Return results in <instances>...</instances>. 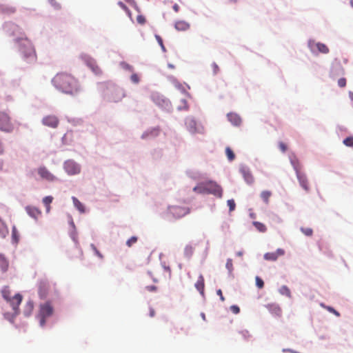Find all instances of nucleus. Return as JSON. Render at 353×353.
I'll return each mask as SVG.
<instances>
[{
	"mask_svg": "<svg viewBox=\"0 0 353 353\" xmlns=\"http://www.w3.org/2000/svg\"><path fill=\"white\" fill-rule=\"evenodd\" d=\"M227 117L229 121L235 126H239L242 122L240 116L234 112L228 113Z\"/></svg>",
	"mask_w": 353,
	"mask_h": 353,
	"instance_id": "nucleus-18",
	"label": "nucleus"
},
{
	"mask_svg": "<svg viewBox=\"0 0 353 353\" xmlns=\"http://www.w3.org/2000/svg\"><path fill=\"white\" fill-rule=\"evenodd\" d=\"M185 124L190 132H194L196 128V122L194 120L188 119L186 120Z\"/></svg>",
	"mask_w": 353,
	"mask_h": 353,
	"instance_id": "nucleus-27",
	"label": "nucleus"
},
{
	"mask_svg": "<svg viewBox=\"0 0 353 353\" xmlns=\"http://www.w3.org/2000/svg\"><path fill=\"white\" fill-rule=\"evenodd\" d=\"M22 296L20 294H16L14 296L11 297L8 301L12 306L15 313H18L19 306L22 301Z\"/></svg>",
	"mask_w": 353,
	"mask_h": 353,
	"instance_id": "nucleus-15",
	"label": "nucleus"
},
{
	"mask_svg": "<svg viewBox=\"0 0 353 353\" xmlns=\"http://www.w3.org/2000/svg\"><path fill=\"white\" fill-rule=\"evenodd\" d=\"M91 248L93 250V251L94 252L95 254L99 258H100L101 259L103 258V256L102 255V254L97 250V248H96V246L94 244L91 245Z\"/></svg>",
	"mask_w": 353,
	"mask_h": 353,
	"instance_id": "nucleus-42",
	"label": "nucleus"
},
{
	"mask_svg": "<svg viewBox=\"0 0 353 353\" xmlns=\"http://www.w3.org/2000/svg\"><path fill=\"white\" fill-rule=\"evenodd\" d=\"M291 163L296 171V176L301 186L306 191L310 190L308 181L305 174L301 171V165L297 159H291Z\"/></svg>",
	"mask_w": 353,
	"mask_h": 353,
	"instance_id": "nucleus-5",
	"label": "nucleus"
},
{
	"mask_svg": "<svg viewBox=\"0 0 353 353\" xmlns=\"http://www.w3.org/2000/svg\"><path fill=\"white\" fill-rule=\"evenodd\" d=\"M193 252V248L191 246H187L185 249V252L187 255L190 256Z\"/></svg>",
	"mask_w": 353,
	"mask_h": 353,
	"instance_id": "nucleus-47",
	"label": "nucleus"
},
{
	"mask_svg": "<svg viewBox=\"0 0 353 353\" xmlns=\"http://www.w3.org/2000/svg\"><path fill=\"white\" fill-rule=\"evenodd\" d=\"M350 97L353 100V92H350Z\"/></svg>",
	"mask_w": 353,
	"mask_h": 353,
	"instance_id": "nucleus-60",
	"label": "nucleus"
},
{
	"mask_svg": "<svg viewBox=\"0 0 353 353\" xmlns=\"http://www.w3.org/2000/svg\"><path fill=\"white\" fill-rule=\"evenodd\" d=\"M321 306L325 308L327 310H328L329 312L333 313L334 315H336V316H340V314L339 312H337L336 310H334L333 307H330V306H327L325 305V304L323 303H321Z\"/></svg>",
	"mask_w": 353,
	"mask_h": 353,
	"instance_id": "nucleus-34",
	"label": "nucleus"
},
{
	"mask_svg": "<svg viewBox=\"0 0 353 353\" xmlns=\"http://www.w3.org/2000/svg\"><path fill=\"white\" fill-rule=\"evenodd\" d=\"M42 123L43 125L55 128L58 126L59 119L56 116L54 115H48L43 117L42 120Z\"/></svg>",
	"mask_w": 353,
	"mask_h": 353,
	"instance_id": "nucleus-13",
	"label": "nucleus"
},
{
	"mask_svg": "<svg viewBox=\"0 0 353 353\" xmlns=\"http://www.w3.org/2000/svg\"><path fill=\"white\" fill-rule=\"evenodd\" d=\"M225 154L230 161H232L234 159L235 155L232 149L229 147L225 148Z\"/></svg>",
	"mask_w": 353,
	"mask_h": 353,
	"instance_id": "nucleus-33",
	"label": "nucleus"
},
{
	"mask_svg": "<svg viewBox=\"0 0 353 353\" xmlns=\"http://www.w3.org/2000/svg\"><path fill=\"white\" fill-rule=\"evenodd\" d=\"M279 148L283 152H285L288 149L287 145L283 142H279Z\"/></svg>",
	"mask_w": 353,
	"mask_h": 353,
	"instance_id": "nucleus-45",
	"label": "nucleus"
},
{
	"mask_svg": "<svg viewBox=\"0 0 353 353\" xmlns=\"http://www.w3.org/2000/svg\"><path fill=\"white\" fill-rule=\"evenodd\" d=\"M12 240L17 243L19 240V234L15 226L12 227Z\"/></svg>",
	"mask_w": 353,
	"mask_h": 353,
	"instance_id": "nucleus-31",
	"label": "nucleus"
},
{
	"mask_svg": "<svg viewBox=\"0 0 353 353\" xmlns=\"http://www.w3.org/2000/svg\"><path fill=\"white\" fill-rule=\"evenodd\" d=\"M230 310L234 314H238L240 312V309L237 305H232Z\"/></svg>",
	"mask_w": 353,
	"mask_h": 353,
	"instance_id": "nucleus-46",
	"label": "nucleus"
},
{
	"mask_svg": "<svg viewBox=\"0 0 353 353\" xmlns=\"http://www.w3.org/2000/svg\"><path fill=\"white\" fill-rule=\"evenodd\" d=\"M158 134H159V129L158 128H153L151 130L145 132L142 135V137L145 138V137H148L149 136H154V137H155V136H157Z\"/></svg>",
	"mask_w": 353,
	"mask_h": 353,
	"instance_id": "nucleus-30",
	"label": "nucleus"
},
{
	"mask_svg": "<svg viewBox=\"0 0 353 353\" xmlns=\"http://www.w3.org/2000/svg\"><path fill=\"white\" fill-rule=\"evenodd\" d=\"M63 168L69 175L78 174L81 172L80 165L73 160H68L65 161Z\"/></svg>",
	"mask_w": 353,
	"mask_h": 353,
	"instance_id": "nucleus-8",
	"label": "nucleus"
},
{
	"mask_svg": "<svg viewBox=\"0 0 353 353\" xmlns=\"http://www.w3.org/2000/svg\"><path fill=\"white\" fill-rule=\"evenodd\" d=\"M137 21L138 23L143 25L145 23L146 20L144 16L138 15L137 17Z\"/></svg>",
	"mask_w": 353,
	"mask_h": 353,
	"instance_id": "nucleus-43",
	"label": "nucleus"
},
{
	"mask_svg": "<svg viewBox=\"0 0 353 353\" xmlns=\"http://www.w3.org/2000/svg\"><path fill=\"white\" fill-rule=\"evenodd\" d=\"M26 211L28 214V215L34 219H37L41 214V211L34 206H27L26 208Z\"/></svg>",
	"mask_w": 353,
	"mask_h": 353,
	"instance_id": "nucleus-17",
	"label": "nucleus"
},
{
	"mask_svg": "<svg viewBox=\"0 0 353 353\" xmlns=\"http://www.w3.org/2000/svg\"><path fill=\"white\" fill-rule=\"evenodd\" d=\"M301 232L306 236H310L312 235L313 234V230L312 229L310 228H301Z\"/></svg>",
	"mask_w": 353,
	"mask_h": 353,
	"instance_id": "nucleus-36",
	"label": "nucleus"
},
{
	"mask_svg": "<svg viewBox=\"0 0 353 353\" xmlns=\"http://www.w3.org/2000/svg\"><path fill=\"white\" fill-rule=\"evenodd\" d=\"M256 285L259 288V289H261L263 288L264 286V282L259 277V276H256Z\"/></svg>",
	"mask_w": 353,
	"mask_h": 353,
	"instance_id": "nucleus-39",
	"label": "nucleus"
},
{
	"mask_svg": "<svg viewBox=\"0 0 353 353\" xmlns=\"http://www.w3.org/2000/svg\"><path fill=\"white\" fill-rule=\"evenodd\" d=\"M37 173L40 178L48 182H52L57 180V177L50 172L45 166H40L37 169Z\"/></svg>",
	"mask_w": 353,
	"mask_h": 353,
	"instance_id": "nucleus-10",
	"label": "nucleus"
},
{
	"mask_svg": "<svg viewBox=\"0 0 353 353\" xmlns=\"http://www.w3.org/2000/svg\"><path fill=\"white\" fill-rule=\"evenodd\" d=\"M195 288L202 295L204 294V278L201 274L199 276L197 281L195 283Z\"/></svg>",
	"mask_w": 353,
	"mask_h": 353,
	"instance_id": "nucleus-22",
	"label": "nucleus"
},
{
	"mask_svg": "<svg viewBox=\"0 0 353 353\" xmlns=\"http://www.w3.org/2000/svg\"><path fill=\"white\" fill-rule=\"evenodd\" d=\"M253 224L255 228L261 232H265L267 230L266 226L262 223L254 221Z\"/></svg>",
	"mask_w": 353,
	"mask_h": 353,
	"instance_id": "nucleus-29",
	"label": "nucleus"
},
{
	"mask_svg": "<svg viewBox=\"0 0 353 353\" xmlns=\"http://www.w3.org/2000/svg\"><path fill=\"white\" fill-rule=\"evenodd\" d=\"M53 197L51 196H47L43 199V203L46 208V212L48 213L50 211V204L52 202Z\"/></svg>",
	"mask_w": 353,
	"mask_h": 353,
	"instance_id": "nucleus-25",
	"label": "nucleus"
},
{
	"mask_svg": "<svg viewBox=\"0 0 353 353\" xmlns=\"http://www.w3.org/2000/svg\"><path fill=\"white\" fill-rule=\"evenodd\" d=\"M271 195H272V192L270 191H268V190L263 191L261 193V197L265 203H268L269 199L271 196Z\"/></svg>",
	"mask_w": 353,
	"mask_h": 353,
	"instance_id": "nucleus-28",
	"label": "nucleus"
},
{
	"mask_svg": "<svg viewBox=\"0 0 353 353\" xmlns=\"http://www.w3.org/2000/svg\"><path fill=\"white\" fill-rule=\"evenodd\" d=\"M284 254L285 251L281 248H279L275 252L265 253L264 254V259L267 261H275L279 256H283Z\"/></svg>",
	"mask_w": 353,
	"mask_h": 353,
	"instance_id": "nucleus-16",
	"label": "nucleus"
},
{
	"mask_svg": "<svg viewBox=\"0 0 353 353\" xmlns=\"http://www.w3.org/2000/svg\"><path fill=\"white\" fill-rule=\"evenodd\" d=\"M145 289L149 292H155L157 291V288L155 285H148L145 287Z\"/></svg>",
	"mask_w": 353,
	"mask_h": 353,
	"instance_id": "nucleus-49",
	"label": "nucleus"
},
{
	"mask_svg": "<svg viewBox=\"0 0 353 353\" xmlns=\"http://www.w3.org/2000/svg\"><path fill=\"white\" fill-rule=\"evenodd\" d=\"M216 294L220 296V299H221V300L222 301H223L225 300V299H224V297H223V294H222V291H221V290H220V289H219V290H218L216 291Z\"/></svg>",
	"mask_w": 353,
	"mask_h": 353,
	"instance_id": "nucleus-54",
	"label": "nucleus"
},
{
	"mask_svg": "<svg viewBox=\"0 0 353 353\" xmlns=\"http://www.w3.org/2000/svg\"><path fill=\"white\" fill-rule=\"evenodd\" d=\"M175 28L179 31H185L190 28V24L185 21H178L175 23Z\"/></svg>",
	"mask_w": 353,
	"mask_h": 353,
	"instance_id": "nucleus-21",
	"label": "nucleus"
},
{
	"mask_svg": "<svg viewBox=\"0 0 353 353\" xmlns=\"http://www.w3.org/2000/svg\"><path fill=\"white\" fill-rule=\"evenodd\" d=\"M3 168V161H0V170Z\"/></svg>",
	"mask_w": 353,
	"mask_h": 353,
	"instance_id": "nucleus-59",
	"label": "nucleus"
},
{
	"mask_svg": "<svg viewBox=\"0 0 353 353\" xmlns=\"http://www.w3.org/2000/svg\"><path fill=\"white\" fill-rule=\"evenodd\" d=\"M5 148L4 145L2 141L0 139V155H2L4 154Z\"/></svg>",
	"mask_w": 353,
	"mask_h": 353,
	"instance_id": "nucleus-52",
	"label": "nucleus"
},
{
	"mask_svg": "<svg viewBox=\"0 0 353 353\" xmlns=\"http://www.w3.org/2000/svg\"><path fill=\"white\" fill-rule=\"evenodd\" d=\"M212 67L213 68L214 73L216 74L219 70V66L217 65V64L216 63H213L212 64Z\"/></svg>",
	"mask_w": 353,
	"mask_h": 353,
	"instance_id": "nucleus-53",
	"label": "nucleus"
},
{
	"mask_svg": "<svg viewBox=\"0 0 353 353\" xmlns=\"http://www.w3.org/2000/svg\"><path fill=\"white\" fill-rule=\"evenodd\" d=\"M84 61L86 65L92 70V72L97 76L102 74V70L97 63L96 61L90 57H85Z\"/></svg>",
	"mask_w": 353,
	"mask_h": 353,
	"instance_id": "nucleus-11",
	"label": "nucleus"
},
{
	"mask_svg": "<svg viewBox=\"0 0 353 353\" xmlns=\"http://www.w3.org/2000/svg\"><path fill=\"white\" fill-rule=\"evenodd\" d=\"M52 83L57 90L67 94L73 95L80 90L78 80L67 72L57 73L52 79Z\"/></svg>",
	"mask_w": 353,
	"mask_h": 353,
	"instance_id": "nucleus-1",
	"label": "nucleus"
},
{
	"mask_svg": "<svg viewBox=\"0 0 353 353\" xmlns=\"http://www.w3.org/2000/svg\"><path fill=\"white\" fill-rule=\"evenodd\" d=\"M19 51L21 59L26 63L32 64L37 61V56L31 41L27 39L20 40Z\"/></svg>",
	"mask_w": 353,
	"mask_h": 353,
	"instance_id": "nucleus-2",
	"label": "nucleus"
},
{
	"mask_svg": "<svg viewBox=\"0 0 353 353\" xmlns=\"http://www.w3.org/2000/svg\"><path fill=\"white\" fill-rule=\"evenodd\" d=\"M265 307L273 316L276 317H281L282 316V309L278 303H268Z\"/></svg>",
	"mask_w": 353,
	"mask_h": 353,
	"instance_id": "nucleus-12",
	"label": "nucleus"
},
{
	"mask_svg": "<svg viewBox=\"0 0 353 353\" xmlns=\"http://www.w3.org/2000/svg\"><path fill=\"white\" fill-rule=\"evenodd\" d=\"M173 10L176 12H178L179 10V6L178 4L175 3L174 6H173Z\"/></svg>",
	"mask_w": 353,
	"mask_h": 353,
	"instance_id": "nucleus-57",
	"label": "nucleus"
},
{
	"mask_svg": "<svg viewBox=\"0 0 353 353\" xmlns=\"http://www.w3.org/2000/svg\"><path fill=\"white\" fill-rule=\"evenodd\" d=\"M130 80L132 81V82H133L134 83H139V81H140V79H139V77L138 76L137 74L136 73H132L131 77H130Z\"/></svg>",
	"mask_w": 353,
	"mask_h": 353,
	"instance_id": "nucleus-41",
	"label": "nucleus"
},
{
	"mask_svg": "<svg viewBox=\"0 0 353 353\" xmlns=\"http://www.w3.org/2000/svg\"><path fill=\"white\" fill-rule=\"evenodd\" d=\"M120 66L123 70H124L125 71H128L130 72H132L134 71L133 67L126 62H124V61L121 62Z\"/></svg>",
	"mask_w": 353,
	"mask_h": 353,
	"instance_id": "nucleus-32",
	"label": "nucleus"
},
{
	"mask_svg": "<svg viewBox=\"0 0 353 353\" xmlns=\"http://www.w3.org/2000/svg\"><path fill=\"white\" fill-rule=\"evenodd\" d=\"M155 37H156V39H157V40L158 43H159V45L161 46L162 49H163V50H165V47H164V46H163V40H162V39L161 38V37H160V36H159V35H156V36H155Z\"/></svg>",
	"mask_w": 353,
	"mask_h": 353,
	"instance_id": "nucleus-48",
	"label": "nucleus"
},
{
	"mask_svg": "<svg viewBox=\"0 0 353 353\" xmlns=\"http://www.w3.org/2000/svg\"><path fill=\"white\" fill-rule=\"evenodd\" d=\"M14 126L9 114L0 111V130L5 132H12Z\"/></svg>",
	"mask_w": 353,
	"mask_h": 353,
	"instance_id": "nucleus-6",
	"label": "nucleus"
},
{
	"mask_svg": "<svg viewBox=\"0 0 353 353\" xmlns=\"http://www.w3.org/2000/svg\"><path fill=\"white\" fill-rule=\"evenodd\" d=\"M236 255L239 256H241L243 255V252L240 251L236 253Z\"/></svg>",
	"mask_w": 353,
	"mask_h": 353,
	"instance_id": "nucleus-58",
	"label": "nucleus"
},
{
	"mask_svg": "<svg viewBox=\"0 0 353 353\" xmlns=\"http://www.w3.org/2000/svg\"><path fill=\"white\" fill-rule=\"evenodd\" d=\"M50 283L46 279H41L38 283V293L41 299L47 297L50 290Z\"/></svg>",
	"mask_w": 353,
	"mask_h": 353,
	"instance_id": "nucleus-9",
	"label": "nucleus"
},
{
	"mask_svg": "<svg viewBox=\"0 0 353 353\" xmlns=\"http://www.w3.org/2000/svg\"><path fill=\"white\" fill-rule=\"evenodd\" d=\"M181 103H183V105H181L179 107V109H185L187 110L188 108L187 101L185 99L181 100Z\"/></svg>",
	"mask_w": 353,
	"mask_h": 353,
	"instance_id": "nucleus-50",
	"label": "nucleus"
},
{
	"mask_svg": "<svg viewBox=\"0 0 353 353\" xmlns=\"http://www.w3.org/2000/svg\"><path fill=\"white\" fill-rule=\"evenodd\" d=\"M72 199L74 207L79 211V212L84 213L85 212V209L83 204L74 196H72Z\"/></svg>",
	"mask_w": 353,
	"mask_h": 353,
	"instance_id": "nucleus-23",
	"label": "nucleus"
},
{
	"mask_svg": "<svg viewBox=\"0 0 353 353\" xmlns=\"http://www.w3.org/2000/svg\"><path fill=\"white\" fill-rule=\"evenodd\" d=\"M309 47L310 48L312 51H314V48H316L317 50L321 53L327 54L329 52L328 47L324 43L320 42L315 43L314 41H310Z\"/></svg>",
	"mask_w": 353,
	"mask_h": 353,
	"instance_id": "nucleus-14",
	"label": "nucleus"
},
{
	"mask_svg": "<svg viewBox=\"0 0 353 353\" xmlns=\"http://www.w3.org/2000/svg\"><path fill=\"white\" fill-rule=\"evenodd\" d=\"M119 5V6L123 9L124 10H125L126 12H129L130 13V10L128 9V8L125 6V4H124L123 2L120 1L118 3Z\"/></svg>",
	"mask_w": 353,
	"mask_h": 353,
	"instance_id": "nucleus-51",
	"label": "nucleus"
},
{
	"mask_svg": "<svg viewBox=\"0 0 353 353\" xmlns=\"http://www.w3.org/2000/svg\"><path fill=\"white\" fill-rule=\"evenodd\" d=\"M193 191L198 194H211L219 198H221L223 194L221 187L212 181L198 183L193 188Z\"/></svg>",
	"mask_w": 353,
	"mask_h": 353,
	"instance_id": "nucleus-3",
	"label": "nucleus"
},
{
	"mask_svg": "<svg viewBox=\"0 0 353 353\" xmlns=\"http://www.w3.org/2000/svg\"><path fill=\"white\" fill-rule=\"evenodd\" d=\"M9 262L4 254L0 253V269L3 272L8 271Z\"/></svg>",
	"mask_w": 353,
	"mask_h": 353,
	"instance_id": "nucleus-20",
	"label": "nucleus"
},
{
	"mask_svg": "<svg viewBox=\"0 0 353 353\" xmlns=\"http://www.w3.org/2000/svg\"><path fill=\"white\" fill-rule=\"evenodd\" d=\"M1 294L3 299L8 302L11 297V292L8 286H5L1 290Z\"/></svg>",
	"mask_w": 353,
	"mask_h": 353,
	"instance_id": "nucleus-24",
	"label": "nucleus"
},
{
	"mask_svg": "<svg viewBox=\"0 0 353 353\" xmlns=\"http://www.w3.org/2000/svg\"><path fill=\"white\" fill-rule=\"evenodd\" d=\"M54 308L50 302L47 301L39 305V310L37 316L39 321V324L43 327L46 324V319L49 318L53 314Z\"/></svg>",
	"mask_w": 353,
	"mask_h": 353,
	"instance_id": "nucleus-4",
	"label": "nucleus"
},
{
	"mask_svg": "<svg viewBox=\"0 0 353 353\" xmlns=\"http://www.w3.org/2000/svg\"><path fill=\"white\" fill-rule=\"evenodd\" d=\"M350 3H351L352 6L353 7V0H352V1H350Z\"/></svg>",
	"mask_w": 353,
	"mask_h": 353,
	"instance_id": "nucleus-61",
	"label": "nucleus"
},
{
	"mask_svg": "<svg viewBox=\"0 0 353 353\" xmlns=\"http://www.w3.org/2000/svg\"><path fill=\"white\" fill-rule=\"evenodd\" d=\"M338 85L341 88H344L346 85V79L345 78H341L338 80Z\"/></svg>",
	"mask_w": 353,
	"mask_h": 353,
	"instance_id": "nucleus-44",
	"label": "nucleus"
},
{
	"mask_svg": "<svg viewBox=\"0 0 353 353\" xmlns=\"http://www.w3.org/2000/svg\"><path fill=\"white\" fill-rule=\"evenodd\" d=\"M343 142L347 147H353V137L345 138Z\"/></svg>",
	"mask_w": 353,
	"mask_h": 353,
	"instance_id": "nucleus-35",
	"label": "nucleus"
},
{
	"mask_svg": "<svg viewBox=\"0 0 353 353\" xmlns=\"http://www.w3.org/2000/svg\"><path fill=\"white\" fill-rule=\"evenodd\" d=\"M27 307H28L30 312L33 310V303L32 302H29L27 303Z\"/></svg>",
	"mask_w": 353,
	"mask_h": 353,
	"instance_id": "nucleus-55",
	"label": "nucleus"
},
{
	"mask_svg": "<svg viewBox=\"0 0 353 353\" xmlns=\"http://www.w3.org/2000/svg\"><path fill=\"white\" fill-rule=\"evenodd\" d=\"M225 267L228 269V270L229 271V272L232 273V272L233 270V263H232V260L231 259H228L227 260Z\"/></svg>",
	"mask_w": 353,
	"mask_h": 353,
	"instance_id": "nucleus-37",
	"label": "nucleus"
},
{
	"mask_svg": "<svg viewBox=\"0 0 353 353\" xmlns=\"http://www.w3.org/2000/svg\"><path fill=\"white\" fill-rule=\"evenodd\" d=\"M155 315V311L152 308V307H150V317H154Z\"/></svg>",
	"mask_w": 353,
	"mask_h": 353,
	"instance_id": "nucleus-56",
	"label": "nucleus"
},
{
	"mask_svg": "<svg viewBox=\"0 0 353 353\" xmlns=\"http://www.w3.org/2000/svg\"><path fill=\"white\" fill-rule=\"evenodd\" d=\"M190 210L189 208L179 205H171L168 208V214L174 219H180L189 214Z\"/></svg>",
	"mask_w": 353,
	"mask_h": 353,
	"instance_id": "nucleus-7",
	"label": "nucleus"
},
{
	"mask_svg": "<svg viewBox=\"0 0 353 353\" xmlns=\"http://www.w3.org/2000/svg\"><path fill=\"white\" fill-rule=\"evenodd\" d=\"M228 205L229 207V210L230 212L234 210L236 204L233 199H230L227 201Z\"/></svg>",
	"mask_w": 353,
	"mask_h": 353,
	"instance_id": "nucleus-40",
	"label": "nucleus"
},
{
	"mask_svg": "<svg viewBox=\"0 0 353 353\" xmlns=\"http://www.w3.org/2000/svg\"><path fill=\"white\" fill-rule=\"evenodd\" d=\"M279 292L282 295H285L288 298H291L292 297V294H291V292H290V290L289 289V288L286 285H282L279 290Z\"/></svg>",
	"mask_w": 353,
	"mask_h": 353,
	"instance_id": "nucleus-26",
	"label": "nucleus"
},
{
	"mask_svg": "<svg viewBox=\"0 0 353 353\" xmlns=\"http://www.w3.org/2000/svg\"><path fill=\"white\" fill-rule=\"evenodd\" d=\"M137 241V236H132L126 241V245L130 248L132 245L135 244Z\"/></svg>",
	"mask_w": 353,
	"mask_h": 353,
	"instance_id": "nucleus-38",
	"label": "nucleus"
},
{
	"mask_svg": "<svg viewBox=\"0 0 353 353\" xmlns=\"http://www.w3.org/2000/svg\"><path fill=\"white\" fill-rule=\"evenodd\" d=\"M240 171L245 181L248 184H252L254 182V177L248 169L246 168H241Z\"/></svg>",
	"mask_w": 353,
	"mask_h": 353,
	"instance_id": "nucleus-19",
	"label": "nucleus"
}]
</instances>
